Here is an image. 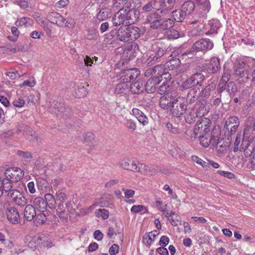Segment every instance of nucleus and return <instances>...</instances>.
<instances>
[{"label":"nucleus","instance_id":"e2e57ef3","mask_svg":"<svg viewBox=\"0 0 255 255\" xmlns=\"http://www.w3.org/2000/svg\"><path fill=\"white\" fill-rule=\"evenodd\" d=\"M95 138V135L91 132H87L83 135L84 142L91 143Z\"/></svg>","mask_w":255,"mask_h":255},{"label":"nucleus","instance_id":"ddd939ff","mask_svg":"<svg viewBox=\"0 0 255 255\" xmlns=\"http://www.w3.org/2000/svg\"><path fill=\"white\" fill-rule=\"evenodd\" d=\"M165 65L163 64H159L153 67L147 69L145 72V75L149 76L152 75L153 78H158L160 80L162 78V75L164 74L166 68H165Z\"/></svg>","mask_w":255,"mask_h":255},{"label":"nucleus","instance_id":"69168bd1","mask_svg":"<svg viewBox=\"0 0 255 255\" xmlns=\"http://www.w3.org/2000/svg\"><path fill=\"white\" fill-rule=\"evenodd\" d=\"M17 154L20 157L23 158L25 161H29L32 157L31 153L28 151L24 152L22 151H18L17 152Z\"/></svg>","mask_w":255,"mask_h":255},{"label":"nucleus","instance_id":"c03bdc74","mask_svg":"<svg viewBox=\"0 0 255 255\" xmlns=\"http://www.w3.org/2000/svg\"><path fill=\"white\" fill-rule=\"evenodd\" d=\"M170 87V82H163L158 88V93L160 95H164L170 92L169 91Z\"/></svg>","mask_w":255,"mask_h":255},{"label":"nucleus","instance_id":"338daca9","mask_svg":"<svg viewBox=\"0 0 255 255\" xmlns=\"http://www.w3.org/2000/svg\"><path fill=\"white\" fill-rule=\"evenodd\" d=\"M166 127L172 133L174 134H177L179 133V129L176 124L173 125L171 123H167Z\"/></svg>","mask_w":255,"mask_h":255},{"label":"nucleus","instance_id":"1a4fd4ad","mask_svg":"<svg viewBox=\"0 0 255 255\" xmlns=\"http://www.w3.org/2000/svg\"><path fill=\"white\" fill-rule=\"evenodd\" d=\"M210 121L207 118H203L198 121L195 126L193 133L195 138L199 135L206 134L210 131Z\"/></svg>","mask_w":255,"mask_h":255},{"label":"nucleus","instance_id":"b1692460","mask_svg":"<svg viewBox=\"0 0 255 255\" xmlns=\"http://www.w3.org/2000/svg\"><path fill=\"white\" fill-rule=\"evenodd\" d=\"M221 24L217 19H212L209 21L208 26L210 29L206 32L207 34L217 33L218 30L221 27Z\"/></svg>","mask_w":255,"mask_h":255},{"label":"nucleus","instance_id":"39448f33","mask_svg":"<svg viewBox=\"0 0 255 255\" xmlns=\"http://www.w3.org/2000/svg\"><path fill=\"white\" fill-rule=\"evenodd\" d=\"M119 166L122 168L141 174L147 173V166L133 159L122 158L119 161Z\"/></svg>","mask_w":255,"mask_h":255},{"label":"nucleus","instance_id":"7c9ffc66","mask_svg":"<svg viewBox=\"0 0 255 255\" xmlns=\"http://www.w3.org/2000/svg\"><path fill=\"white\" fill-rule=\"evenodd\" d=\"M129 91L128 84L121 81L117 85L115 89V93L117 94H127Z\"/></svg>","mask_w":255,"mask_h":255},{"label":"nucleus","instance_id":"aec40b11","mask_svg":"<svg viewBox=\"0 0 255 255\" xmlns=\"http://www.w3.org/2000/svg\"><path fill=\"white\" fill-rule=\"evenodd\" d=\"M24 218L27 221H31L36 216L35 208L31 205H27L25 207L23 212Z\"/></svg>","mask_w":255,"mask_h":255},{"label":"nucleus","instance_id":"a19ab883","mask_svg":"<svg viewBox=\"0 0 255 255\" xmlns=\"http://www.w3.org/2000/svg\"><path fill=\"white\" fill-rule=\"evenodd\" d=\"M113 199V196L111 194H106L103 195L102 197L99 200L98 204L102 206H106V205L111 202Z\"/></svg>","mask_w":255,"mask_h":255},{"label":"nucleus","instance_id":"c9c22d12","mask_svg":"<svg viewBox=\"0 0 255 255\" xmlns=\"http://www.w3.org/2000/svg\"><path fill=\"white\" fill-rule=\"evenodd\" d=\"M42 243V239L39 236H35L29 241L28 246L31 249L34 250L37 247Z\"/></svg>","mask_w":255,"mask_h":255},{"label":"nucleus","instance_id":"5fc2aeb1","mask_svg":"<svg viewBox=\"0 0 255 255\" xmlns=\"http://www.w3.org/2000/svg\"><path fill=\"white\" fill-rule=\"evenodd\" d=\"M7 193V198L14 202L18 196H19V195L21 193L17 190L13 189L12 190H10Z\"/></svg>","mask_w":255,"mask_h":255},{"label":"nucleus","instance_id":"f03ea898","mask_svg":"<svg viewBox=\"0 0 255 255\" xmlns=\"http://www.w3.org/2000/svg\"><path fill=\"white\" fill-rule=\"evenodd\" d=\"M139 12L135 8H121L114 15L112 19L113 24L118 26L122 24L134 23L138 18Z\"/></svg>","mask_w":255,"mask_h":255},{"label":"nucleus","instance_id":"052dcab7","mask_svg":"<svg viewBox=\"0 0 255 255\" xmlns=\"http://www.w3.org/2000/svg\"><path fill=\"white\" fill-rule=\"evenodd\" d=\"M108 17V11L104 9L100 10L97 14V18L99 21H103L106 19Z\"/></svg>","mask_w":255,"mask_h":255},{"label":"nucleus","instance_id":"bf43d9fd","mask_svg":"<svg viewBox=\"0 0 255 255\" xmlns=\"http://www.w3.org/2000/svg\"><path fill=\"white\" fill-rule=\"evenodd\" d=\"M194 87L195 86L191 77L184 81L181 86V88L182 89H188Z\"/></svg>","mask_w":255,"mask_h":255},{"label":"nucleus","instance_id":"72a5a7b5","mask_svg":"<svg viewBox=\"0 0 255 255\" xmlns=\"http://www.w3.org/2000/svg\"><path fill=\"white\" fill-rule=\"evenodd\" d=\"M175 0H160V3L162 11L171 9L175 5Z\"/></svg>","mask_w":255,"mask_h":255},{"label":"nucleus","instance_id":"7ed1b4c3","mask_svg":"<svg viewBox=\"0 0 255 255\" xmlns=\"http://www.w3.org/2000/svg\"><path fill=\"white\" fill-rule=\"evenodd\" d=\"M147 22L150 24V27L153 29H159L165 30L172 28L174 21L171 18H162L157 13L154 12L147 16L146 18Z\"/></svg>","mask_w":255,"mask_h":255},{"label":"nucleus","instance_id":"f8f14e48","mask_svg":"<svg viewBox=\"0 0 255 255\" xmlns=\"http://www.w3.org/2000/svg\"><path fill=\"white\" fill-rule=\"evenodd\" d=\"M239 125L240 121L238 117L236 116L229 117L226 121L225 125L228 134H233L237 131Z\"/></svg>","mask_w":255,"mask_h":255},{"label":"nucleus","instance_id":"58836bf2","mask_svg":"<svg viewBox=\"0 0 255 255\" xmlns=\"http://www.w3.org/2000/svg\"><path fill=\"white\" fill-rule=\"evenodd\" d=\"M157 2L155 0H152L142 7V10L145 12H149L151 11H155L156 10Z\"/></svg>","mask_w":255,"mask_h":255},{"label":"nucleus","instance_id":"4be33fe9","mask_svg":"<svg viewBox=\"0 0 255 255\" xmlns=\"http://www.w3.org/2000/svg\"><path fill=\"white\" fill-rule=\"evenodd\" d=\"M253 149H254L253 145H251L249 140H243L242 144L240 146V150H244L245 155L246 156L253 157Z\"/></svg>","mask_w":255,"mask_h":255},{"label":"nucleus","instance_id":"412c9836","mask_svg":"<svg viewBox=\"0 0 255 255\" xmlns=\"http://www.w3.org/2000/svg\"><path fill=\"white\" fill-rule=\"evenodd\" d=\"M158 234L156 231L145 234L142 238V242L146 246H150Z\"/></svg>","mask_w":255,"mask_h":255},{"label":"nucleus","instance_id":"4c0bfd02","mask_svg":"<svg viewBox=\"0 0 255 255\" xmlns=\"http://www.w3.org/2000/svg\"><path fill=\"white\" fill-rule=\"evenodd\" d=\"M198 5L205 12H209L210 9V2L208 0H194Z\"/></svg>","mask_w":255,"mask_h":255},{"label":"nucleus","instance_id":"423d86ee","mask_svg":"<svg viewBox=\"0 0 255 255\" xmlns=\"http://www.w3.org/2000/svg\"><path fill=\"white\" fill-rule=\"evenodd\" d=\"M213 47V43L209 39H202L194 43L190 51L185 52L182 56L191 54L194 51H204L212 49Z\"/></svg>","mask_w":255,"mask_h":255},{"label":"nucleus","instance_id":"f257e3e1","mask_svg":"<svg viewBox=\"0 0 255 255\" xmlns=\"http://www.w3.org/2000/svg\"><path fill=\"white\" fill-rule=\"evenodd\" d=\"M159 105L162 109L170 110L172 115L176 117L182 116L187 110L185 98L180 96L174 90L161 97Z\"/></svg>","mask_w":255,"mask_h":255},{"label":"nucleus","instance_id":"473e14b6","mask_svg":"<svg viewBox=\"0 0 255 255\" xmlns=\"http://www.w3.org/2000/svg\"><path fill=\"white\" fill-rule=\"evenodd\" d=\"M255 131V119L254 117H250L246 122V128L244 130V133L247 131L253 132Z\"/></svg>","mask_w":255,"mask_h":255},{"label":"nucleus","instance_id":"c85d7f7f","mask_svg":"<svg viewBox=\"0 0 255 255\" xmlns=\"http://www.w3.org/2000/svg\"><path fill=\"white\" fill-rule=\"evenodd\" d=\"M194 86L201 87L205 80V76L201 73H196L191 76Z\"/></svg>","mask_w":255,"mask_h":255},{"label":"nucleus","instance_id":"603ef678","mask_svg":"<svg viewBox=\"0 0 255 255\" xmlns=\"http://www.w3.org/2000/svg\"><path fill=\"white\" fill-rule=\"evenodd\" d=\"M56 199L60 202H65L67 199V197L63 190L58 189L56 192Z\"/></svg>","mask_w":255,"mask_h":255},{"label":"nucleus","instance_id":"f704fd0d","mask_svg":"<svg viewBox=\"0 0 255 255\" xmlns=\"http://www.w3.org/2000/svg\"><path fill=\"white\" fill-rule=\"evenodd\" d=\"M172 13L174 20L177 22L183 21L186 16L182 9L174 10Z\"/></svg>","mask_w":255,"mask_h":255},{"label":"nucleus","instance_id":"37998d69","mask_svg":"<svg viewBox=\"0 0 255 255\" xmlns=\"http://www.w3.org/2000/svg\"><path fill=\"white\" fill-rule=\"evenodd\" d=\"M13 3L17 4L21 9H26L31 7V4L28 0H12Z\"/></svg>","mask_w":255,"mask_h":255},{"label":"nucleus","instance_id":"2f4dec72","mask_svg":"<svg viewBox=\"0 0 255 255\" xmlns=\"http://www.w3.org/2000/svg\"><path fill=\"white\" fill-rule=\"evenodd\" d=\"M181 64L179 58L170 59L166 62L165 66L169 70H173L177 68Z\"/></svg>","mask_w":255,"mask_h":255},{"label":"nucleus","instance_id":"393cba45","mask_svg":"<svg viewBox=\"0 0 255 255\" xmlns=\"http://www.w3.org/2000/svg\"><path fill=\"white\" fill-rule=\"evenodd\" d=\"M69 205V204H68V203H66L64 204V202H61L58 204L56 212L60 218L67 217Z\"/></svg>","mask_w":255,"mask_h":255},{"label":"nucleus","instance_id":"dca6fc26","mask_svg":"<svg viewBox=\"0 0 255 255\" xmlns=\"http://www.w3.org/2000/svg\"><path fill=\"white\" fill-rule=\"evenodd\" d=\"M109 34L112 37H113L115 34H117V40L122 42H127L130 41L127 28L124 29L121 27L117 31L116 30H112Z\"/></svg>","mask_w":255,"mask_h":255},{"label":"nucleus","instance_id":"6e6552de","mask_svg":"<svg viewBox=\"0 0 255 255\" xmlns=\"http://www.w3.org/2000/svg\"><path fill=\"white\" fill-rule=\"evenodd\" d=\"M220 135L219 130L217 129H214L212 132L211 135L210 136L206 134L199 135L197 136L199 138L200 143L203 146L205 147H208L210 144H212L213 146H214L215 143L218 144L219 142L216 141V140H218L217 137Z\"/></svg>","mask_w":255,"mask_h":255},{"label":"nucleus","instance_id":"2eb2a0df","mask_svg":"<svg viewBox=\"0 0 255 255\" xmlns=\"http://www.w3.org/2000/svg\"><path fill=\"white\" fill-rule=\"evenodd\" d=\"M7 220L12 224H16L20 222V215L18 210L14 207H10L6 210Z\"/></svg>","mask_w":255,"mask_h":255},{"label":"nucleus","instance_id":"6e6d98bb","mask_svg":"<svg viewBox=\"0 0 255 255\" xmlns=\"http://www.w3.org/2000/svg\"><path fill=\"white\" fill-rule=\"evenodd\" d=\"M130 211L133 213H137L140 211H143V212L142 213V214H143L146 213L147 212V209L144 206L139 205L133 206L131 207Z\"/></svg>","mask_w":255,"mask_h":255},{"label":"nucleus","instance_id":"774afa93","mask_svg":"<svg viewBox=\"0 0 255 255\" xmlns=\"http://www.w3.org/2000/svg\"><path fill=\"white\" fill-rule=\"evenodd\" d=\"M125 125L128 129L134 131L136 128L135 123L131 120H127Z\"/></svg>","mask_w":255,"mask_h":255},{"label":"nucleus","instance_id":"de8ad7c7","mask_svg":"<svg viewBox=\"0 0 255 255\" xmlns=\"http://www.w3.org/2000/svg\"><path fill=\"white\" fill-rule=\"evenodd\" d=\"M1 182L2 183V189L5 193H8L10 190H12V182L7 179H3Z\"/></svg>","mask_w":255,"mask_h":255},{"label":"nucleus","instance_id":"680f3d73","mask_svg":"<svg viewBox=\"0 0 255 255\" xmlns=\"http://www.w3.org/2000/svg\"><path fill=\"white\" fill-rule=\"evenodd\" d=\"M61 103L58 101H54L53 103L50 104L49 106V109L51 112L58 114V111L56 109L59 108Z\"/></svg>","mask_w":255,"mask_h":255},{"label":"nucleus","instance_id":"3c124183","mask_svg":"<svg viewBox=\"0 0 255 255\" xmlns=\"http://www.w3.org/2000/svg\"><path fill=\"white\" fill-rule=\"evenodd\" d=\"M203 28L204 26L202 25L195 27L191 31V35L192 36H200L202 35L204 33Z\"/></svg>","mask_w":255,"mask_h":255},{"label":"nucleus","instance_id":"09e8293b","mask_svg":"<svg viewBox=\"0 0 255 255\" xmlns=\"http://www.w3.org/2000/svg\"><path fill=\"white\" fill-rule=\"evenodd\" d=\"M96 216L101 217L103 219H107L109 218V211L106 209H99L95 211Z\"/></svg>","mask_w":255,"mask_h":255},{"label":"nucleus","instance_id":"20e7f679","mask_svg":"<svg viewBox=\"0 0 255 255\" xmlns=\"http://www.w3.org/2000/svg\"><path fill=\"white\" fill-rule=\"evenodd\" d=\"M147 59V65L150 66L164 60L168 55L167 48L161 43L152 45L151 51Z\"/></svg>","mask_w":255,"mask_h":255},{"label":"nucleus","instance_id":"4d7b16f0","mask_svg":"<svg viewBox=\"0 0 255 255\" xmlns=\"http://www.w3.org/2000/svg\"><path fill=\"white\" fill-rule=\"evenodd\" d=\"M15 204L19 206H24L26 205L27 203V199L22 195L20 194L19 196H18L17 199L14 202Z\"/></svg>","mask_w":255,"mask_h":255},{"label":"nucleus","instance_id":"9d476101","mask_svg":"<svg viewBox=\"0 0 255 255\" xmlns=\"http://www.w3.org/2000/svg\"><path fill=\"white\" fill-rule=\"evenodd\" d=\"M6 179L12 182L20 181L24 175V172L18 167H12L7 169L4 172Z\"/></svg>","mask_w":255,"mask_h":255},{"label":"nucleus","instance_id":"13d9d810","mask_svg":"<svg viewBox=\"0 0 255 255\" xmlns=\"http://www.w3.org/2000/svg\"><path fill=\"white\" fill-rule=\"evenodd\" d=\"M25 134L27 138L30 141H33L37 137L35 131L30 128L25 131Z\"/></svg>","mask_w":255,"mask_h":255},{"label":"nucleus","instance_id":"6ab92c4d","mask_svg":"<svg viewBox=\"0 0 255 255\" xmlns=\"http://www.w3.org/2000/svg\"><path fill=\"white\" fill-rule=\"evenodd\" d=\"M202 101V98H201L199 94H198L194 90H190L188 93L186 99H185L187 106L188 104H192L197 101L200 102Z\"/></svg>","mask_w":255,"mask_h":255},{"label":"nucleus","instance_id":"bb28decb","mask_svg":"<svg viewBox=\"0 0 255 255\" xmlns=\"http://www.w3.org/2000/svg\"><path fill=\"white\" fill-rule=\"evenodd\" d=\"M127 29L130 41L135 40L140 37V30L137 27L129 26Z\"/></svg>","mask_w":255,"mask_h":255},{"label":"nucleus","instance_id":"9b49d317","mask_svg":"<svg viewBox=\"0 0 255 255\" xmlns=\"http://www.w3.org/2000/svg\"><path fill=\"white\" fill-rule=\"evenodd\" d=\"M220 69V60L217 57L211 58L209 63L203 64L202 67L203 71L207 72L210 74L216 73Z\"/></svg>","mask_w":255,"mask_h":255},{"label":"nucleus","instance_id":"5701e85b","mask_svg":"<svg viewBox=\"0 0 255 255\" xmlns=\"http://www.w3.org/2000/svg\"><path fill=\"white\" fill-rule=\"evenodd\" d=\"M33 203L35 206L34 208L41 212H44L47 209L48 204L45 200L41 197L35 198L33 200Z\"/></svg>","mask_w":255,"mask_h":255},{"label":"nucleus","instance_id":"c756f323","mask_svg":"<svg viewBox=\"0 0 255 255\" xmlns=\"http://www.w3.org/2000/svg\"><path fill=\"white\" fill-rule=\"evenodd\" d=\"M195 7V3L194 2L188 0L184 2L182 5L181 9L183 12L186 14H191L194 10Z\"/></svg>","mask_w":255,"mask_h":255},{"label":"nucleus","instance_id":"8fccbe9b","mask_svg":"<svg viewBox=\"0 0 255 255\" xmlns=\"http://www.w3.org/2000/svg\"><path fill=\"white\" fill-rule=\"evenodd\" d=\"M51 15L57 18L55 22L56 24L60 26H64L66 19H64L62 15L57 12H52Z\"/></svg>","mask_w":255,"mask_h":255},{"label":"nucleus","instance_id":"e433bc0d","mask_svg":"<svg viewBox=\"0 0 255 255\" xmlns=\"http://www.w3.org/2000/svg\"><path fill=\"white\" fill-rule=\"evenodd\" d=\"M99 33L98 31L94 28L88 29L87 33L85 35L86 39L90 40H96L99 37Z\"/></svg>","mask_w":255,"mask_h":255},{"label":"nucleus","instance_id":"79ce46f5","mask_svg":"<svg viewBox=\"0 0 255 255\" xmlns=\"http://www.w3.org/2000/svg\"><path fill=\"white\" fill-rule=\"evenodd\" d=\"M37 187L40 191H43L47 186V180L43 178L37 177L36 178Z\"/></svg>","mask_w":255,"mask_h":255},{"label":"nucleus","instance_id":"cd10ccee","mask_svg":"<svg viewBox=\"0 0 255 255\" xmlns=\"http://www.w3.org/2000/svg\"><path fill=\"white\" fill-rule=\"evenodd\" d=\"M33 20L27 17H22L18 19L15 22V24L18 27H28L31 26L33 24Z\"/></svg>","mask_w":255,"mask_h":255},{"label":"nucleus","instance_id":"a878e982","mask_svg":"<svg viewBox=\"0 0 255 255\" xmlns=\"http://www.w3.org/2000/svg\"><path fill=\"white\" fill-rule=\"evenodd\" d=\"M129 91L134 94L141 93L144 90L142 83L138 80L132 83L129 88Z\"/></svg>","mask_w":255,"mask_h":255},{"label":"nucleus","instance_id":"a211bd4d","mask_svg":"<svg viewBox=\"0 0 255 255\" xmlns=\"http://www.w3.org/2000/svg\"><path fill=\"white\" fill-rule=\"evenodd\" d=\"M216 88V84L212 81L208 83V85L201 91L199 95L202 98V101L209 98L212 91Z\"/></svg>","mask_w":255,"mask_h":255},{"label":"nucleus","instance_id":"49530a36","mask_svg":"<svg viewBox=\"0 0 255 255\" xmlns=\"http://www.w3.org/2000/svg\"><path fill=\"white\" fill-rule=\"evenodd\" d=\"M226 90L231 96H234L237 92L236 84L233 82H228L226 84Z\"/></svg>","mask_w":255,"mask_h":255},{"label":"nucleus","instance_id":"0eeeda50","mask_svg":"<svg viewBox=\"0 0 255 255\" xmlns=\"http://www.w3.org/2000/svg\"><path fill=\"white\" fill-rule=\"evenodd\" d=\"M249 69V66L242 62L239 66L234 67L233 74L240 83H246L250 78Z\"/></svg>","mask_w":255,"mask_h":255},{"label":"nucleus","instance_id":"864d4df0","mask_svg":"<svg viewBox=\"0 0 255 255\" xmlns=\"http://www.w3.org/2000/svg\"><path fill=\"white\" fill-rule=\"evenodd\" d=\"M169 221L170 222L172 226H177L179 222L181 221V218L175 212H173L171 217L169 218Z\"/></svg>","mask_w":255,"mask_h":255},{"label":"nucleus","instance_id":"0e129e2a","mask_svg":"<svg viewBox=\"0 0 255 255\" xmlns=\"http://www.w3.org/2000/svg\"><path fill=\"white\" fill-rule=\"evenodd\" d=\"M13 105L17 108H22L25 104V101L21 98L17 97L13 101Z\"/></svg>","mask_w":255,"mask_h":255},{"label":"nucleus","instance_id":"a18cd8bd","mask_svg":"<svg viewBox=\"0 0 255 255\" xmlns=\"http://www.w3.org/2000/svg\"><path fill=\"white\" fill-rule=\"evenodd\" d=\"M113 5L117 8H126L128 6L129 7V3L126 0H113Z\"/></svg>","mask_w":255,"mask_h":255},{"label":"nucleus","instance_id":"4468645a","mask_svg":"<svg viewBox=\"0 0 255 255\" xmlns=\"http://www.w3.org/2000/svg\"><path fill=\"white\" fill-rule=\"evenodd\" d=\"M140 75V71L135 68L128 69L125 72V74L121 76L120 81L127 84L132 80H135Z\"/></svg>","mask_w":255,"mask_h":255},{"label":"nucleus","instance_id":"ea45409f","mask_svg":"<svg viewBox=\"0 0 255 255\" xmlns=\"http://www.w3.org/2000/svg\"><path fill=\"white\" fill-rule=\"evenodd\" d=\"M35 218L34 220V223L36 226L43 224L47 220V217L45 214L41 213L36 214Z\"/></svg>","mask_w":255,"mask_h":255},{"label":"nucleus","instance_id":"f3484780","mask_svg":"<svg viewBox=\"0 0 255 255\" xmlns=\"http://www.w3.org/2000/svg\"><path fill=\"white\" fill-rule=\"evenodd\" d=\"M161 82V80H159L158 78H153L151 77L146 82L144 89L148 93H153L156 90V86Z\"/></svg>","mask_w":255,"mask_h":255}]
</instances>
